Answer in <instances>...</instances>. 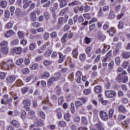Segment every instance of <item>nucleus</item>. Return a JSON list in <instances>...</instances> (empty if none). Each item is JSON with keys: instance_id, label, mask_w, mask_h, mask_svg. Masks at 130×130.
Returning a JSON list of instances; mask_svg holds the SVG:
<instances>
[{"instance_id": "nucleus-42", "label": "nucleus", "mask_w": 130, "mask_h": 130, "mask_svg": "<svg viewBox=\"0 0 130 130\" xmlns=\"http://www.w3.org/2000/svg\"><path fill=\"white\" fill-rule=\"evenodd\" d=\"M12 27H13V23H12L11 22H9L6 25V29H11L12 28Z\"/></svg>"}, {"instance_id": "nucleus-14", "label": "nucleus", "mask_w": 130, "mask_h": 130, "mask_svg": "<svg viewBox=\"0 0 130 130\" xmlns=\"http://www.w3.org/2000/svg\"><path fill=\"white\" fill-rule=\"evenodd\" d=\"M23 104L24 107H29L31 105V102L28 100H25L23 101Z\"/></svg>"}, {"instance_id": "nucleus-47", "label": "nucleus", "mask_w": 130, "mask_h": 130, "mask_svg": "<svg viewBox=\"0 0 130 130\" xmlns=\"http://www.w3.org/2000/svg\"><path fill=\"white\" fill-rule=\"evenodd\" d=\"M71 57H68L64 63L65 66H67V64H69L70 62H71Z\"/></svg>"}, {"instance_id": "nucleus-35", "label": "nucleus", "mask_w": 130, "mask_h": 130, "mask_svg": "<svg viewBox=\"0 0 130 130\" xmlns=\"http://www.w3.org/2000/svg\"><path fill=\"white\" fill-rule=\"evenodd\" d=\"M31 3H32V1H30L25 3L23 6V9H27L31 5Z\"/></svg>"}, {"instance_id": "nucleus-7", "label": "nucleus", "mask_w": 130, "mask_h": 130, "mask_svg": "<svg viewBox=\"0 0 130 130\" xmlns=\"http://www.w3.org/2000/svg\"><path fill=\"white\" fill-rule=\"evenodd\" d=\"M94 92L96 94H100L102 92V86L98 85L94 87Z\"/></svg>"}, {"instance_id": "nucleus-55", "label": "nucleus", "mask_w": 130, "mask_h": 130, "mask_svg": "<svg viewBox=\"0 0 130 130\" xmlns=\"http://www.w3.org/2000/svg\"><path fill=\"white\" fill-rule=\"evenodd\" d=\"M21 92L23 94H26L28 92V88L26 87H24L21 89Z\"/></svg>"}, {"instance_id": "nucleus-24", "label": "nucleus", "mask_w": 130, "mask_h": 130, "mask_svg": "<svg viewBox=\"0 0 130 130\" xmlns=\"http://www.w3.org/2000/svg\"><path fill=\"white\" fill-rule=\"evenodd\" d=\"M67 5H68V2H67V0H63L60 3V8H63L64 7H66Z\"/></svg>"}, {"instance_id": "nucleus-19", "label": "nucleus", "mask_w": 130, "mask_h": 130, "mask_svg": "<svg viewBox=\"0 0 130 130\" xmlns=\"http://www.w3.org/2000/svg\"><path fill=\"white\" fill-rule=\"evenodd\" d=\"M117 81L120 83V82H122L123 81V75L122 74H120L117 77Z\"/></svg>"}, {"instance_id": "nucleus-56", "label": "nucleus", "mask_w": 130, "mask_h": 130, "mask_svg": "<svg viewBox=\"0 0 130 130\" xmlns=\"http://www.w3.org/2000/svg\"><path fill=\"white\" fill-rule=\"evenodd\" d=\"M58 125L59 126H62L63 127L66 126V122H64V121H60L59 122Z\"/></svg>"}, {"instance_id": "nucleus-16", "label": "nucleus", "mask_w": 130, "mask_h": 130, "mask_svg": "<svg viewBox=\"0 0 130 130\" xmlns=\"http://www.w3.org/2000/svg\"><path fill=\"white\" fill-rule=\"evenodd\" d=\"M95 126L98 130H104V128L103 127L102 123H98L95 124Z\"/></svg>"}, {"instance_id": "nucleus-50", "label": "nucleus", "mask_w": 130, "mask_h": 130, "mask_svg": "<svg viewBox=\"0 0 130 130\" xmlns=\"http://www.w3.org/2000/svg\"><path fill=\"white\" fill-rule=\"evenodd\" d=\"M64 119L67 120L68 121H70V114L69 113H66L64 114Z\"/></svg>"}, {"instance_id": "nucleus-43", "label": "nucleus", "mask_w": 130, "mask_h": 130, "mask_svg": "<svg viewBox=\"0 0 130 130\" xmlns=\"http://www.w3.org/2000/svg\"><path fill=\"white\" fill-rule=\"evenodd\" d=\"M84 94L85 95H88L91 93V89H86L83 91Z\"/></svg>"}, {"instance_id": "nucleus-10", "label": "nucleus", "mask_w": 130, "mask_h": 130, "mask_svg": "<svg viewBox=\"0 0 130 130\" xmlns=\"http://www.w3.org/2000/svg\"><path fill=\"white\" fill-rule=\"evenodd\" d=\"M1 67L2 70H9V68L8 67V64L5 61H3L2 62H1Z\"/></svg>"}, {"instance_id": "nucleus-27", "label": "nucleus", "mask_w": 130, "mask_h": 130, "mask_svg": "<svg viewBox=\"0 0 130 130\" xmlns=\"http://www.w3.org/2000/svg\"><path fill=\"white\" fill-rule=\"evenodd\" d=\"M12 124H13V125H14V126H15V127H19L20 124L19 123V122H18V121H16V120H13L11 122Z\"/></svg>"}, {"instance_id": "nucleus-45", "label": "nucleus", "mask_w": 130, "mask_h": 130, "mask_svg": "<svg viewBox=\"0 0 130 130\" xmlns=\"http://www.w3.org/2000/svg\"><path fill=\"white\" fill-rule=\"evenodd\" d=\"M129 63L128 61H125V62H124L122 64V67H123L124 69H125L126 68H127V67H128Z\"/></svg>"}, {"instance_id": "nucleus-28", "label": "nucleus", "mask_w": 130, "mask_h": 130, "mask_svg": "<svg viewBox=\"0 0 130 130\" xmlns=\"http://www.w3.org/2000/svg\"><path fill=\"white\" fill-rule=\"evenodd\" d=\"M79 52H78V49H74L73 51V57H75V58H77L78 56Z\"/></svg>"}, {"instance_id": "nucleus-34", "label": "nucleus", "mask_w": 130, "mask_h": 130, "mask_svg": "<svg viewBox=\"0 0 130 130\" xmlns=\"http://www.w3.org/2000/svg\"><path fill=\"white\" fill-rule=\"evenodd\" d=\"M49 77V73L48 72H44L41 74L42 78H48Z\"/></svg>"}, {"instance_id": "nucleus-20", "label": "nucleus", "mask_w": 130, "mask_h": 130, "mask_svg": "<svg viewBox=\"0 0 130 130\" xmlns=\"http://www.w3.org/2000/svg\"><path fill=\"white\" fill-rule=\"evenodd\" d=\"M76 77H77V81H80L81 80V77H82V72L78 71L76 73Z\"/></svg>"}, {"instance_id": "nucleus-37", "label": "nucleus", "mask_w": 130, "mask_h": 130, "mask_svg": "<svg viewBox=\"0 0 130 130\" xmlns=\"http://www.w3.org/2000/svg\"><path fill=\"white\" fill-rule=\"evenodd\" d=\"M114 112V111L112 109H110L109 111V118H112L113 116V113Z\"/></svg>"}, {"instance_id": "nucleus-3", "label": "nucleus", "mask_w": 130, "mask_h": 130, "mask_svg": "<svg viewBox=\"0 0 130 130\" xmlns=\"http://www.w3.org/2000/svg\"><path fill=\"white\" fill-rule=\"evenodd\" d=\"M112 55V53H111V51L108 52V53L106 55L105 58L103 59L102 61L103 62H106V61H110L111 60V55Z\"/></svg>"}, {"instance_id": "nucleus-60", "label": "nucleus", "mask_w": 130, "mask_h": 130, "mask_svg": "<svg viewBox=\"0 0 130 130\" xmlns=\"http://www.w3.org/2000/svg\"><path fill=\"white\" fill-rule=\"evenodd\" d=\"M91 50H92V48L91 47H87L86 49V53H87V54H89L90 52H91Z\"/></svg>"}, {"instance_id": "nucleus-38", "label": "nucleus", "mask_w": 130, "mask_h": 130, "mask_svg": "<svg viewBox=\"0 0 130 130\" xmlns=\"http://www.w3.org/2000/svg\"><path fill=\"white\" fill-rule=\"evenodd\" d=\"M59 62H62L63 60H64V58H66V55H63L62 54H59Z\"/></svg>"}, {"instance_id": "nucleus-40", "label": "nucleus", "mask_w": 130, "mask_h": 130, "mask_svg": "<svg viewBox=\"0 0 130 130\" xmlns=\"http://www.w3.org/2000/svg\"><path fill=\"white\" fill-rule=\"evenodd\" d=\"M80 60H85L86 59V55L85 54H81L79 56Z\"/></svg>"}, {"instance_id": "nucleus-4", "label": "nucleus", "mask_w": 130, "mask_h": 130, "mask_svg": "<svg viewBox=\"0 0 130 130\" xmlns=\"http://www.w3.org/2000/svg\"><path fill=\"white\" fill-rule=\"evenodd\" d=\"M59 79H60V75H58L57 77H52L49 79L48 83L49 84H52L54 82L58 81Z\"/></svg>"}, {"instance_id": "nucleus-11", "label": "nucleus", "mask_w": 130, "mask_h": 130, "mask_svg": "<svg viewBox=\"0 0 130 130\" xmlns=\"http://www.w3.org/2000/svg\"><path fill=\"white\" fill-rule=\"evenodd\" d=\"M15 80L16 77H15V76H10L7 78V81L9 82V83H13V82H15Z\"/></svg>"}, {"instance_id": "nucleus-49", "label": "nucleus", "mask_w": 130, "mask_h": 130, "mask_svg": "<svg viewBox=\"0 0 130 130\" xmlns=\"http://www.w3.org/2000/svg\"><path fill=\"white\" fill-rule=\"evenodd\" d=\"M2 51L3 54H7L8 53V48H2Z\"/></svg>"}, {"instance_id": "nucleus-31", "label": "nucleus", "mask_w": 130, "mask_h": 130, "mask_svg": "<svg viewBox=\"0 0 130 130\" xmlns=\"http://www.w3.org/2000/svg\"><path fill=\"white\" fill-rule=\"evenodd\" d=\"M118 110L121 112H125V108L122 105H120L118 107Z\"/></svg>"}, {"instance_id": "nucleus-41", "label": "nucleus", "mask_w": 130, "mask_h": 130, "mask_svg": "<svg viewBox=\"0 0 130 130\" xmlns=\"http://www.w3.org/2000/svg\"><path fill=\"white\" fill-rule=\"evenodd\" d=\"M44 16H45V19L47 21L49 20V18L50 16L49 15V14H48V12H45L44 13Z\"/></svg>"}, {"instance_id": "nucleus-2", "label": "nucleus", "mask_w": 130, "mask_h": 130, "mask_svg": "<svg viewBox=\"0 0 130 130\" xmlns=\"http://www.w3.org/2000/svg\"><path fill=\"white\" fill-rule=\"evenodd\" d=\"M100 116L102 120L106 121L108 119V115H107V113L103 111H101L100 113Z\"/></svg>"}, {"instance_id": "nucleus-61", "label": "nucleus", "mask_w": 130, "mask_h": 130, "mask_svg": "<svg viewBox=\"0 0 130 130\" xmlns=\"http://www.w3.org/2000/svg\"><path fill=\"white\" fill-rule=\"evenodd\" d=\"M79 100H81L83 103H86L88 101V99L87 98H80Z\"/></svg>"}, {"instance_id": "nucleus-30", "label": "nucleus", "mask_w": 130, "mask_h": 130, "mask_svg": "<svg viewBox=\"0 0 130 130\" xmlns=\"http://www.w3.org/2000/svg\"><path fill=\"white\" fill-rule=\"evenodd\" d=\"M109 18H110V19H114V18H115V14L113 11H111L110 12Z\"/></svg>"}, {"instance_id": "nucleus-18", "label": "nucleus", "mask_w": 130, "mask_h": 130, "mask_svg": "<svg viewBox=\"0 0 130 130\" xmlns=\"http://www.w3.org/2000/svg\"><path fill=\"white\" fill-rule=\"evenodd\" d=\"M103 12L106 15H108V13H109V7L108 6L104 7L103 8Z\"/></svg>"}, {"instance_id": "nucleus-46", "label": "nucleus", "mask_w": 130, "mask_h": 130, "mask_svg": "<svg viewBox=\"0 0 130 130\" xmlns=\"http://www.w3.org/2000/svg\"><path fill=\"white\" fill-rule=\"evenodd\" d=\"M39 65L37 63L34 64L31 67V70H37L39 68Z\"/></svg>"}, {"instance_id": "nucleus-36", "label": "nucleus", "mask_w": 130, "mask_h": 130, "mask_svg": "<svg viewBox=\"0 0 130 130\" xmlns=\"http://www.w3.org/2000/svg\"><path fill=\"white\" fill-rule=\"evenodd\" d=\"M18 43H19V39H14L11 42L12 45H16V44H18Z\"/></svg>"}, {"instance_id": "nucleus-8", "label": "nucleus", "mask_w": 130, "mask_h": 130, "mask_svg": "<svg viewBox=\"0 0 130 130\" xmlns=\"http://www.w3.org/2000/svg\"><path fill=\"white\" fill-rule=\"evenodd\" d=\"M17 66H21L22 68L24 67V59L23 58H19L16 61Z\"/></svg>"}, {"instance_id": "nucleus-29", "label": "nucleus", "mask_w": 130, "mask_h": 130, "mask_svg": "<svg viewBox=\"0 0 130 130\" xmlns=\"http://www.w3.org/2000/svg\"><path fill=\"white\" fill-rule=\"evenodd\" d=\"M18 36L19 37L20 39H23V38L25 37V34L23 33L22 31H18Z\"/></svg>"}, {"instance_id": "nucleus-33", "label": "nucleus", "mask_w": 130, "mask_h": 130, "mask_svg": "<svg viewBox=\"0 0 130 130\" xmlns=\"http://www.w3.org/2000/svg\"><path fill=\"white\" fill-rule=\"evenodd\" d=\"M35 47H36V44H35L34 43H31L29 45L30 50H34V49H35Z\"/></svg>"}, {"instance_id": "nucleus-39", "label": "nucleus", "mask_w": 130, "mask_h": 130, "mask_svg": "<svg viewBox=\"0 0 130 130\" xmlns=\"http://www.w3.org/2000/svg\"><path fill=\"white\" fill-rule=\"evenodd\" d=\"M68 37V34H65L61 38V42L63 43H66V39Z\"/></svg>"}, {"instance_id": "nucleus-62", "label": "nucleus", "mask_w": 130, "mask_h": 130, "mask_svg": "<svg viewBox=\"0 0 130 130\" xmlns=\"http://www.w3.org/2000/svg\"><path fill=\"white\" fill-rule=\"evenodd\" d=\"M32 26L35 27V28H38V27H40V24H39V23L36 22L32 24Z\"/></svg>"}, {"instance_id": "nucleus-15", "label": "nucleus", "mask_w": 130, "mask_h": 130, "mask_svg": "<svg viewBox=\"0 0 130 130\" xmlns=\"http://www.w3.org/2000/svg\"><path fill=\"white\" fill-rule=\"evenodd\" d=\"M7 67L8 68V70H10V68L12 69V68H14V63L12 60H9L7 61Z\"/></svg>"}, {"instance_id": "nucleus-48", "label": "nucleus", "mask_w": 130, "mask_h": 130, "mask_svg": "<svg viewBox=\"0 0 130 130\" xmlns=\"http://www.w3.org/2000/svg\"><path fill=\"white\" fill-rule=\"evenodd\" d=\"M83 17L87 20H90L91 19V16H90V13L84 14Z\"/></svg>"}, {"instance_id": "nucleus-13", "label": "nucleus", "mask_w": 130, "mask_h": 130, "mask_svg": "<svg viewBox=\"0 0 130 130\" xmlns=\"http://www.w3.org/2000/svg\"><path fill=\"white\" fill-rule=\"evenodd\" d=\"M30 19L31 21H35L37 20V17L36 16V13L35 12H32L30 13Z\"/></svg>"}, {"instance_id": "nucleus-23", "label": "nucleus", "mask_w": 130, "mask_h": 130, "mask_svg": "<svg viewBox=\"0 0 130 130\" xmlns=\"http://www.w3.org/2000/svg\"><path fill=\"white\" fill-rule=\"evenodd\" d=\"M122 56L123 58H128L130 56V52H125L122 53Z\"/></svg>"}, {"instance_id": "nucleus-6", "label": "nucleus", "mask_w": 130, "mask_h": 130, "mask_svg": "<svg viewBox=\"0 0 130 130\" xmlns=\"http://www.w3.org/2000/svg\"><path fill=\"white\" fill-rule=\"evenodd\" d=\"M98 38L100 40H101V41H104L105 40V38H106V36L103 35V34H102L101 31H99L98 33Z\"/></svg>"}, {"instance_id": "nucleus-51", "label": "nucleus", "mask_w": 130, "mask_h": 130, "mask_svg": "<svg viewBox=\"0 0 130 130\" xmlns=\"http://www.w3.org/2000/svg\"><path fill=\"white\" fill-rule=\"evenodd\" d=\"M124 118H125V116L119 115L118 117V120H119V121H121L122 119H124Z\"/></svg>"}, {"instance_id": "nucleus-12", "label": "nucleus", "mask_w": 130, "mask_h": 130, "mask_svg": "<svg viewBox=\"0 0 130 130\" xmlns=\"http://www.w3.org/2000/svg\"><path fill=\"white\" fill-rule=\"evenodd\" d=\"M110 36H114L115 34V28L111 27L109 30L107 31Z\"/></svg>"}, {"instance_id": "nucleus-5", "label": "nucleus", "mask_w": 130, "mask_h": 130, "mask_svg": "<svg viewBox=\"0 0 130 130\" xmlns=\"http://www.w3.org/2000/svg\"><path fill=\"white\" fill-rule=\"evenodd\" d=\"M12 53H16V54H20L22 52V48L20 47L13 48L11 50Z\"/></svg>"}, {"instance_id": "nucleus-64", "label": "nucleus", "mask_w": 130, "mask_h": 130, "mask_svg": "<svg viewBox=\"0 0 130 130\" xmlns=\"http://www.w3.org/2000/svg\"><path fill=\"white\" fill-rule=\"evenodd\" d=\"M22 73L23 74H28L29 73V69L28 68H25L22 70Z\"/></svg>"}, {"instance_id": "nucleus-44", "label": "nucleus", "mask_w": 130, "mask_h": 130, "mask_svg": "<svg viewBox=\"0 0 130 130\" xmlns=\"http://www.w3.org/2000/svg\"><path fill=\"white\" fill-rule=\"evenodd\" d=\"M129 122L127 121H124L121 122V124L123 126H125V127H127V125H128Z\"/></svg>"}, {"instance_id": "nucleus-63", "label": "nucleus", "mask_w": 130, "mask_h": 130, "mask_svg": "<svg viewBox=\"0 0 130 130\" xmlns=\"http://www.w3.org/2000/svg\"><path fill=\"white\" fill-rule=\"evenodd\" d=\"M63 102V99H62V98H60L58 99V103L59 105H61Z\"/></svg>"}, {"instance_id": "nucleus-21", "label": "nucleus", "mask_w": 130, "mask_h": 130, "mask_svg": "<svg viewBox=\"0 0 130 130\" xmlns=\"http://www.w3.org/2000/svg\"><path fill=\"white\" fill-rule=\"evenodd\" d=\"M0 6L1 8H7V6H8V2H7V1H1L0 3Z\"/></svg>"}, {"instance_id": "nucleus-22", "label": "nucleus", "mask_w": 130, "mask_h": 130, "mask_svg": "<svg viewBox=\"0 0 130 130\" xmlns=\"http://www.w3.org/2000/svg\"><path fill=\"white\" fill-rule=\"evenodd\" d=\"M1 46L2 48H7L8 46V42L6 41H2L1 43Z\"/></svg>"}, {"instance_id": "nucleus-53", "label": "nucleus", "mask_w": 130, "mask_h": 130, "mask_svg": "<svg viewBox=\"0 0 130 130\" xmlns=\"http://www.w3.org/2000/svg\"><path fill=\"white\" fill-rule=\"evenodd\" d=\"M5 78H6V73L4 72L0 73V79H1V80H3Z\"/></svg>"}, {"instance_id": "nucleus-26", "label": "nucleus", "mask_w": 130, "mask_h": 130, "mask_svg": "<svg viewBox=\"0 0 130 130\" xmlns=\"http://www.w3.org/2000/svg\"><path fill=\"white\" fill-rule=\"evenodd\" d=\"M115 62L116 64V66H119L120 64V62H121V61H120V57H117L115 58Z\"/></svg>"}, {"instance_id": "nucleus-32", "label": "nucleus", "mask_w": 130, "mask_h": 130, "mask_svg": "<svg viewBox=\"0 0 130 130\" xmlns=\"http://www.w3.org/2000/svg\"><path fill=\"white\" fill-rule=\"evenodd\" d=\"M83 105V103L81 102L80 101H77L75 102V106L76 108H78V107H80V106H82Z\"/></svg>"}, {"instance_id": "nucleus-54", "label": "nucleus", "mask_w": 130, "mask_h": 130, "mask_svg": "<svg viewBox=\"0 0 130 130\" xmlns=\"http://www.w3.org/2000/svg\"><path fill=\"white\" fill-rule=\"evenodd\" d=\"M82 122L83 124H87V123H88V121H87V119H86L85 117H83L82 118Z\"/></svg>"}, {"instance_id": "nucleus-57", "label": "nucleus", "mask_w": 130, "mask_h": 130, "mask_svg": "<svg viewBox=\"0 0 130 130\" xmlns=\"http://www.w3.org/2000/svg\"><path fill=\"white\" fill-rule=\"evenodd\" d=\"M84 42L86 44H89V43L91 42V39L88 38V37L85 38Z\"/></svg>"}, {"instance_id": "nucleus-58", "label": "nucleus", "mask_w": 130, "mask_h": 130, "mask_svg": "<svg viewBox=\"0 0 130 130\" xmlns=\"http://www.w3.org/2000/svg\"><path fill=\"white\" fill-rule=\"evenodd\" d=\"M39 115L40 117L42 118L43 119H44L45 118V114L43 112H40Z\"/></svg>"}, {"instance_id": "nucleus-9", "label": "nucleus", "mask_w": 130, "mask_h": 130, "mask_svg": "<svg viewBox=\"0 0 130 130\" xmlns=\"http://www.w3.org/2000/svg\"><path fill=\"white\" fill-rule=\"evenodd\" d=\"M14 35V31L12 30H9L7 31V32L5 33V37L6 38L11 37V36H13Z\"/></svg>"}, {"instance_id": "nucleus-17", "label": "nucleus", "mask_w": 130, "mask_h": 130, "mask_svg": "<svg viewBox=\"0 0 130 130\" xmlns=\"http://www.w3.org/2000/svg\"><path fill=\"white\" fill-rule=\"evenodd\" d=\"M28 117L29 118H33L34 117H35V112L34 111L30 110L28 114Z\"/></svg>"}, {"instance_id": "nucleus-59", "label": "nucleus", "mask_w": 130, "mask_h": 130, "mask_svg": "<svg viewBox=\"0 0 130 130\" xmlns=\"http://www.w3.org/2000/svg\"><path fill=\"white\" fill-rule=\"evenodd\" d=\"M16 84L17 85V86H22V84H23V82L21 81L20 80H17L16 82Z\"/></svg>"}, {"instance_id": "nucleus-1", "label": "nucleus", "mask_w": 130, "mask_h": 130, "mask_svg": "<svg viewBox=\"0 0 130 130\" xmlns=\"http://www.w3.org/2000/svg\"><path fill=\"white\" fill-rule=\"evenodd\" d=\"M105 95L109 98H113L116 96V92L112 90H106L105 92Z\"/></svg>"}, {"instance_id": "nucleus-25", "label": "nucleus", "mask_w": 130, "mask_h": 130, "mask_svg": "<svg viewBox=\"0 0 130 130\" xmlns=\"http://www.w3.org/2000/svg\"><path fill=\"white\" fill-rule=\"evenodd\" d=\"M36 4H35V3H32L31 2V4H30V7L27 10V12H31V11H32V10L34 9L35 7H36Z\"/></svg>"}, {"instance_id": "nucleus-52", "label": "nucleus", "mask_w": 130, "mask_h": 130, "mask_svg": "<svg viewBox=\"0 0 130 130\" xmlns=\"http://www.w3.org/2000/svg\"><path fill=\"white\" fill-rule=\"evenodd\" d=\"M50 36H51V38H52L53 39L54 38H56V37L57 36V35L56 34V32H53L51 33Z\"/></svg>"}]
</instances>
